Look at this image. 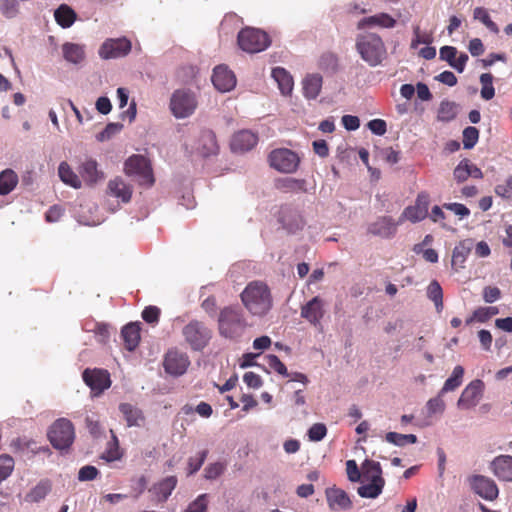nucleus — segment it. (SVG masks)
<instances>
[{
  "label": "nucleus",
  "mask_w": 512,
  "mask_h": 512,
  "mask_svg": "<svg viewBox=\"0 0 512 512\" xmlns=\"http://www.w3.org/2000/svg\"><path fill=\"white\" fill-rule=\"evenodd\" d=\"M241 300L253 316L259 317L266 315L273 305L270 289L261 281L250 282L242 291Z\"/></svg>",
  "instance_id": "obj_1"
},
{
  "label": "nucleus",
  "mask_w": 512,
  "mask_h": 512,
  "mask_svg": "<svg viewBox=\"0 0 512 512\" xmlns=\"http://www.w3.org/2000/svg\"><path fill=\"white\" fill-rule=\"evenodd\" d=\"M247 326V321L240 307L227 306L221 309L218 316V330L222 337L237 340L244 334Z\"/></svg>",
  "instance_id": "obj_2"
},
{
  "label": "nucleus",
  "mask_w": 512,
  "mask_h": 512,
  "mask_svg": "<svg viewBox=\"0 0 512 512\" xmlns=\"http://www.w3.org/2000/svg\"><path fill=\"white\" fill-rule=\"evenodd\" d=\"M356 50L371 67L381 65L387 58V49L382 38L375 33L361 34L356 39Z\"/></svg>",
  "instance_id": "obj_3"
},
{
  "label": "nucleus",
  "mask_w": 512,
  "mask_h": 512,
  "mask_svg": "<svg viewBox=\"0 0 512 512\" xmlns=\"http://www.w3.org/2000/svg\"><path fill=\"white\" fill-rule=\"evenodd\" d=\"M125 173L129 176H136L140 185L151 187L155 183L153 170L150 161L143 155L134 154L124 164Z\"/></svg>",
  "instance_id": "obj_4"
},
{
  "label": "nucleus",
  "mask_w": 512,
  "mask_h": 512,
  "mask_svg": "<svg viewBox=\"0 0 512 512\" xmlns=\"http://www.w3.org/2000/svg\"><path fill=\"white\" fill-rule=\"evenodd\" d=\"M48 437L51 445L57 450H67L75 439L72 422L66 418L57 419L50 427Z\"/></svg>",
  "instance_id": "obj_5"
},
{
  "label": "nucleus",
  "mask_w": 512,
  "mask_h": 512,
  "mask_svg": "<svg viewBox=\"0 0 512 512\" xmlns=\"http://www.w3.org/2000/svg\"><path fill=\"white\" fill-rule=\"evenodd\" d=\"M239 47L248 53H258L269 47L271 40L269 35L256 28L246 27L238 33Z\"/></svg>",
  "instance_id": "obj_6"
},
{
  "label": "nucleus",
  "mask_w": 512,
  "mask_h": 512,
  "mask_svg": "<svg viewBox=\"0 0 512 512\" xmlns=\"http://www.w3.org/2000/svg\"><path fill=\"white\" fill-rule=\"evenodd\" d=\"M197 104V99L193 92L186 89H178L171 96L170 110L178 119L187 118L194 113Z\"/></svg>",
  "instance_id": "obj_7"
},
{
  "label": "nucleus",
  "mask_w": 512,
  "mask_h": 512,
  "mask_svg": "<svg viewBox=\"0 0 512 512\" xmlns=\"http://www.w3.org/2000/svg\"><path fill=\"white\" fill-rule=\"evenodd\" d=\"M182 333L186 342L195 351L205 348L211 339L210 329L198 320L190 321L184 326Z\"/></svg>",
  "instance_id": "obj_8"
},
{
  "label": "nucleus",
  "mask_w": 512,
  "mask_h": 512,
  "mask_svg": "<svg viewBox=\"0 0 512 512\" xmlns=\"http://www.w3.org/2000/svg\"><path fill=\"white\" fill-rule=\"evenodd\" d=\"M269 164L282 173H293L298 169L300 158L297 153L287 148H279L270 152Z\"/></svg>",
  "instance_id": "obj_9"
},
{
  "label": "nucleus",
  "mask_w": 512,
  "mask_h": 512,
  "mask_svg": "<svg viewBox=\"0 0 512 512\" xmlns=\"http://www.w3.org/2000/svg\"><path fill=\"white\" fill-rule=\"evenodd\" d=\"M485 384L480 379L471 381L462 391L457 406L460 409H470L478 405L483 397Z\"/></svg>",
  "instance_id": "obj_10"
},
{
  "label": "nucleus",
  "mask_w": 512,
  "mask_h": 512,
  "mask_svg": "<svg viewBox=\"0 0 512 512\" xmlns=\"http://www.w3.org/2000/svg\"><path fill=\"white\" fill-rule=\"evenodd\" d=\"M83 381L94 395H100L111 385L110 375L103 369H85L82 374Z\"/></svg>",
  "instance_id": "obj_11"
},
{
  "label": "nucleus",
  "mask_w": 512,
  "mask_h": 512,
  "mask_svg": "<svg viewBox=\"0 0 512 512\" xmlns=\"http://www.w3.org/2000/svg\"><path fill=\"white\" fill-rule=\"evenodd\" d=\"M163 365L166 373L178 377L187 371L190 360L186 353L170 350L165 355Z\"/></svg>",
  "instance_id": "obj_12"
},
{
  "label": "nucleus",
  "mask_w": 512,
  "mask_h": 512,
  "mask_svg": "<svg viewBox=\"0 0 512 512\" xmlns=\"http://www.w3.org/2000/svg\"><path fill=\"white\" fill-rule=\"evenodd\" d=\"M131 42L126 38L107 39L100 47L99 55L103 59L124 57L131 51Z\"/></svg>",
  "instance_id": "obj_13"
},
{
  "label": "nucleus",
  "mask_w": 512,
  "mask_h": 512,
  "mask_svg": "<svg viewBox=\"0 0 512 512\" xmlns=\"http://www.w3.org/2000/svg\"><path fill=\"white\" fill-rule=\"evenodd\" d=\"M472 490L486 500H494L498 497L499 490L496 483L485 476L474 475L469 479Z\"/></svg>",
  "instance_id": "obj_14"
},
{
  "label": "nucleus",
  "mask_w": 512,
  "mask_h": 512,
  "mask_svg": "<svg viewBox=\"0 0 512 512\" xmlns=\"http://www.w3.org/2000/svg\"><path fill=\"white\" fill-rule=\"evenodd\" d=\"M430 196L427 192H420L416 198L415 204L404 210V216L411 222H420L428 215Z\"/></svg>",
  "instance_id": "obj_15"
},
{
  "label": "nucleus",
  "mask_w": 512,
  "mask_h": 512,
  "mask_svg": "<svg viewBox=\"0 0 512 512\" xmlns=\"http://www.w3.org/2000/svg\"><path fill=\"white\" fill-rule=\"evenodd\" d=\"M324 314V301L319 296L313 297L301 307V317L314 326L320 324Z\"/></svg>",
  "instance_id": "obj_16"
},
{
  "label": "nucleus",
  "mask_w": 512,
  "mask_h": 512,
  "mask_svg": "<svg viewBox=\"0 0 512 512\" xmlns=\"http://www.w3.org/2000/svg\"><path fill=\"white\" fill-rule=\"evenodd\" d=\"M212 82L217 90L227 92L235 87L236 77L226 66L219 65L213 70Z\"/></svg>",
  "instance_id": "obj_17"
},
{
  "label": "nucleus",
  "mask_w": 512,
  "mask_h": 512,
  "mask_svg": "<svg viewBox=\"0 0 512 512\" xmlns=\"http://www.w3.org/2000/svg\"><path fill=\"white\" fill-rule=\"evenodd\" d=\"M79 177L89 186L95 185L104 179L103 171L98 169L95 159L87 158L78 167Z\"/></svg>",
  "instance_id": "obj_18"
},
{
  "label": "nucleus",
  "mask_w": 512,
  "mask_h": 512,
  "mask_svg": "<svg viewBox=\"0 0 512 512\" xmlns=\"http://www.w3.org/2000/svg\"><path fill=\"white\" fill-rule=\"evenodd\" d=\"M325 495L328 506L332 511H345L352 507V501L348 494L340 488H327Z\"/></svg>",
  "instance_id": "obj_19"
},
{
  "label": "nucleus",
  "mask_w": 512,
  "mask_h": 512,
  "mask_svg": "<svg viewBox=\"0 0 512 512\" xmlns=\"http://www.w3.org/2000/svg\"><path fill=\"white\" fill-rule=\"evenodd\" d=\"M218 149L219 146L215 133L210 129L202 130L198 138L196 150L202 156L208 157L210 155L217 154Z\"/></svg>",
  "instance_id": "obj_20"
},
{
  "label": "nucleus",
  "mask_w": 512,
  "mask_h": 512,
  "mask_svg": "<svg viewBox=\"0 0 512 512\" xmlns=\"http://www.w3.org/2000/svg\"><path fill=\"white\" fill-rule=\"evenodd\" d=\"M176 476H167L155 483L149 492L152 493L157 502H165L177 485Z\"/></svg>",
  "instance_id": "obj_21"
},
{
  "label": "nucleus",
  "mask_w": 512,
  "mask_h": 512,
  "mask_svg": "<svg viewBox=\"0 0 512 512\" xmlns=\"http://www.w3.org/2000/svg\"><path fill=\"white\" fill-rule=\"evenodd\" d=\"M494 475L503 481H512V456L500 455L491 462Z\"/></svg>",
  "instance_id": "obj_22"
},
{
  "label": "nucleus",
  "mask_w": 512,
  "mask_h": 512,
  "mask_svg": "<svg viewBox=\"0 0 512 512\" xmlns=\"http://www.w3.org/2000/svg\"><path fill=\"white\" fill-rule=\"evenodd\" d=\"M258 141V137L249 130L236 133L231 141V148L235 152H245L252 149Z\"/></svg>",
  "instance_id": "obj_23"
},
{
  "label": "nucleus",
  "mask_w": 512,
  "mask_h": 512,
  "mask_svg": "<svg viewBox=\"0 0 512 512\" xmlns=\"http://www.w3.org/2000/svg\"><path fill=\"white\" fill-rule=\"evenodd\" d=\"M119 410L123 414L124 419L129 427H141L145 422L143 412L130 403H121Z\"/></svg>",
  "instance_id": "obj_24"
},
{
  "label": "nucleus",
  "mask_w": 512,
  "mask_h": 512,
  "mask_svg": "<svg viewBox=\"0 0 512 512\" xmlns=\"http://www.w3.org/2000/svg\"><path fill=\"white\" fill-rule=\"evenodd\" d=\"M361 482H385L382 477V468L379 462L366 459L361 466Z\"/></svg>",
  "instance_id": "obj_25"
},
{
  "label": "nucleus",
  "mask_w": 512,
  "mask_h": 512,
  "mask_svg": "<svg viewBox=\"0 0 512 512\" xmlns=\"http://www.w3.org/2000/svg\"><path fill=\"white\" fill-rule=\"evenodd\" d=\"M108 190L112 196L121 199L124 203L131 200L132 187L126 184L121 178L110 180L108 183Z\"/></svg>",
  "instance_id": "obj_26"
},
{
  "label": "nucleus",
  "mask_w": 512,
  "mask_h": 512,
  "mask_svg": "<svg viewBox=\"0 0 512 512\" xmlns=\"http://www.w3.org/2000/svg\"><path fill=\"white\" fill-rule=\"evenodd\" d=\"M10 447L14 453H20L22 455H35L42 451L41 448L36 446V442L34 440L27 437H17L12 439Z\"/></svg>",
  "instance_id": "obj_27"
},
{
  "label": "nucleus",
  "mask_w": 512,
  "mask_h": 512,
  "mask_svg": "<svg viewBox=\"0 0 512 512\" xmlns=\"http://www.w3.org/2000/svg\"><path fill=\"white\" fill-rule=\"evenodd\" d=\"M63 57L67 62L73 64L81 63L85 58V49L83 45L66 42L62 45Z\"/></svg>",
  "instance_id": "obj_28"
},
{
  "label": "nucleus",
  "mask_w": 512,
  "mask_h": 512,
  "mask_svg": "<svg viewBox=\"0 0 512 512\" xmlns=\"http://www.w3.org/2000/svg\"><path fill=\"white\" fill-rule=\"evenodd\" d=\"M121 335L127 350L133 351L140 341V327L137 323H129L122 328Z\"/></svg>",
  "instance_id": "obj_29"
},
{
  "label": "nucleus",
  "mask_w": 512,
  "mask_h": 512,
  "mask_svg": "<svg viewBox=\"0 0 512 512\" xmlns=\"http://www.w3.org/2000/svg\"><path fill=\"white\" fill-rule=\"evenodd\" d=\"M58 175L63 183L69 185L75 189L82 187V180L78 174H76L71 166L63 161L59 164Z\"/></svg>",
  "instance_id": "obj_30"
},
{
  "label": "nucleus",
  "mask_w": 512,
  "mask_h": 512,
  "mask_svg": "<svg viewBox=\"0 0 512 512\" xmlns=\"http://www.w3.org/2000/svg\"><path fill=\"white\" fill-rule=\"evenodd\" d=\"M276 188L284 193L306 192V181L296 178H282L276 182Z\"/></svg>",
  "instance_id": "obj_31"
},
{
  "label": "nucleus",
  "mask_w": 512,
  "mask_h": 512,
  "mask_svg": "<svg viewBox=\"0 0 512 512\" xmlns=\"http://www.w3.org/2000/svg\"><path fill=\"white\" fill-rule=\"evenodd\" d=\"M272 77L278 83V87L282 94L288 95L293 89L292 76L282 67H276L272 70Z\"/></svg>",
  "instance_id": "obj_32"
},
{
  "label": "nucleus",
  "mask_w": 512,
  "mask_h": 512,
  "mask_svg": "<svg viewBox=\"0 0 512 512\" xmlns=\"http://www.w3.org/2000/svg\"><path fill=\"white\" fill-rule=\"evenodd\" d=\"M322 87V77L319 74H310L303 80V92L306 98L315 99Z\"/></svg>",
  "instance_id": "obj_33"
},
{
  "label": "nucleus",
  "mask_w": 512,
  "mask_h": 512,
  "mask_svg": "<svg viewBox=\"0 0 512 512\" xmlns=\"http://www.w3.org/2000/svg\"><path fill=\"white\" fill-rule=\"evenodd\" d=\"M54 17L62 28H69L75 22L77 15L68 5L62 4L55 10Z\"/></svg>",
  "instance_id": "obj_34"
},
{
  "label": "nucleus",
  "mask_w": 512,
  "mask_h": 512,
  "mask_svg": "<svg viewBox=\"0 0 512 512\" xmlns=\"http://www.w3.org/2000/svg\"><path fill=\"white\" fill-rule=\"evenodd\" d=\"M396 25V20L387 13H379L373 16L364 18L359 27L362 26H379L382 28H393Z\"/></svg>",
  "instance_id": "obj_35"
},
{
  "label": "nucleus",
  "mask_w": 512,
  "mask_h": 512,
  "mask_svg": "<svg viewBox=\"0 0 512 512\" xmlns=\"http://www.w3.org/2000/svg\"><path fill=\"white\" fill-rule=\"evenodd\" d=\"M50 490V482L48 480H42L26 494L25 501L28 503H38L48 495Z\"/></svg>",
  "instance_id": "obj_36"
},
{
  "label": "nucleus",
  "mask_w": 512,
  "mask_h": 512,
  "mask_svg": "<svg viewBox=\"0 0 512 512\" xmlns=\"http://www.w3.org/2000/svg\"><path fill=\"white\" fill-rule=\"evenodd\" d=\"M385 482H362L357 488V493L362 498H377L383 491Z\"/></svg>",
  "instance_id": "obj_37"
},
{
  "label": "nucleus",
  "mask_w": 512,
  "mask_h": 512,
  "mask_svg": "<svg viewBox=\"0 0 512 512\" xmlns=\"http://www.w3.org/2000/svg\"><path fill=\"white\" fill-rule=\"evenodd\" d=\"M18 176L11 170L6 169L0 173V195L9 194L17 185Z\"/></svg>",
  "instance_id": "obj_38"
},
{
  "label": "nucleus",
  "mask_w": 512,
  "mask_h": 512,
  "mask_svg": "<svg viewBox=\"0 0 512 512\" xmlns=\"http://www.w3.org/2000/svg\"><path fill=\"white\" fill-rule=\"evenodd\" d=\"M385 440L398 447H403L407 444H415L417 436L414 434H400L397 432H388L385 435Z\"/></svg>",
  "instance_id": "obj_39"
},
{
  "label": "nucleus",
  "mask_w": 512,
  "mask_h": 512,
  "mask_svg": "<svg viewBox=\"0 0 512 512\" xmlns=\"http://www.w3.org/2000/svg\"><path fill=\"white\" fill-rule=\"evenodd\" d=\"M427 297L434 302L438 312L443 309V291L440 284L434 280L427 287Z\"/></svg>",
  "instance_id": "obj_40"
},
{
  "label": "nucleus",
  "mask_w": 512,
  "mask_h": 512,
  "mask_svg": "<svg viewBox=\"0 0 512 512\" xmlns=\"http://www.w3.org/2000/svg\"><path fill=\"white\" fill-rule=\"evenodd\" d=\"M473 17L474 19L479 20L481 23H483L489 31L495 34L499 33V28L497 24L490 18L487 9L483 7H476L473 12Z\"/></svg>",
  "instance_id": "obj_41"
},
{
  "label": "nucleus",
  "mask_w": 512,
  "mask_h": 512,
  "mask_svg": "<svg viewBox=\"0 0 512 512\" xmlns=\"http://www.w3.org/2000/svg\"><path fill=\"white\" fill-rule=\"evenodd\" d=\"M457 115V105L451 101H442L438 110V120L449 122Z\"/></svg>",
  "instance_id": "obj_42"
},
{
  "label": "nucleus",
  "mask_w": 512,
  "mask_h": 512,
  "mask_svg": "<svg viewBox=\"0 0 512 512\" xmlns=\"http://www.w3.org/2000/svg\"><path fill=\"white\" fill-rule=\"evenodd\" d=\"M481 83V97L485 100H490L495 95V89L493 87V75L491 73H483L480 76Z\"/></svg>",
  "instance_id": "obj_43"
},
{
  "label": "nucleus",
  "mask_w": 512,
  "mask_h": 512,
  "mask_svg": "<svg viewBox=\"0 0 512 512\" xmlns=\"http://www.w3.org/2000/svg\"><path fill=\"white\" fill-rule=\"evenodd\" d=\"M442 397H443V394H440V392H438V394L435 397H433L427 401L426 410H427L429 416H433L436 414H442L445 411L446 404H445L444 400L442 399Z\"/></svg>",
  "instance_id": "obj_44"
},
{
  "label": "nucleus",
  "mask_w": 512,
  "mask_h": 512,
  "mask_svg": "<svg viewBox=\"0 0 512 512\" xmlns=\"http://www.w3.org/2000/svg\"><path fill=\"white\" fill-rule=\"evenodd\" d=\"M14 465V459L10 455H0V484L10 477L14 470Z\"/></svg>",
  "instance_id": "obj_45"
},
{
  "label": "nucleus",
  "mask_w": 512,
  "mask_h": 512,
  "mask_svg": "<svg viewBox=\"0 0 512 512\" xmlns=\"http://www.w3.org/2000/svg\"><path fill=\"white\" fill-rule=\"evenodd\" d=\"M413 39L411 42L412 48H417L420 44L430 45L433 42V36L431 32L421 31L419 26L413 28Z\"/></svg>",
  "instance_id": "obj_46"
},
{
  "label": "nucleus",
  "mask_w": 512,
  "mask_h": 512,
  "mask_svg": "<svg viewBox=\"0 0 512 512\" xmlns=\"http://www.w3.org/2000/svg\"><path fill=\"white\" fill-rule=\"evenodd\" d=\"M479 139V130L476 127L468 126L463 130V146L465 149L473 148Z\"/></svg>",
  "instance_id": "obj_47"
},
{
  "label": "nucleus",
  "mask_w": 512,
  "mask_h": 512,
  "mask_svg": "<svg viewBox=\"0 0 512 512\" xmlns=\"http://www.w3.org/2000/svg\"><path fill=\"white\" fill-rule=\"evenodd\" d=\"M19 11L17 0H0V12L6 18H14Z\"/></svg>",
  "instance_id": "obj_48"
},
{
  "label": "nucleus",
  "mask_w": 512,
  "mask_h": 512,
  "mask_svg": "<svg viewBox=\"0 0 512 512\" xmlns=\"http://www.w3.org/2000/svg\"><path fill=\"white\" fill-rule=\"evenodd\" d=\"M208 455L207 450L200 451L197 456L190 457L188 460V475L195 474L203 465Z\"/></svg>",
  "instance_id": "obj_49"
},
{
  "label": "nucleus",
  "mask_w": 512,
  "mask_h": 512,
  "mask_svg": "<svg viewBox=\"0 0 512 512\" xmlns=\"http://www.w3.org/2000/svg\"><path fill=\"white\" fill-rule=\"evenodd\" d=\"M265 359H266L268 366L271 369L275 370L278 374L285 376V377L289 376L286 366L279 359L278 356L269 354V355L265 356Z\"/></svg>",
  "instance_id": "obj_50"
},
{
  "label": "nucleus",
  "mask_w": 512,
  "mask_h": 512,
  "mask_svg": "<svg viewBox=\"0 0 512 512\" xmlns=\"http://www.w3.org/2000/svg\"><path fill=\"white\" fill-rule=\"evenodd\" d=\"M208 495L201 494L194 501H192L184 512H204L207 509Z\"/></svg>",
  "instance_id": "obj_51"
},
{
  "label": "nucleus",
  "mask_w": 512,
  "mask_h": 512,
  "mask_svg": "<svg viewBox=\"0 0 512 512\" xmlns=\"http://www.w3.org/2000/svg\"><path fill=\"white\" fill-rule=\"evenodd\" d=\"M327 434V428L322 423L313 424L308 430V437L311 441H321Z\"/></svg>",
  "instance_id": "obj_52"
},
{
  "label": "nucleus",
  "mask_w": 512,
  "mask_h": 512,
  "mask_svg": "<svg viewBox=\"0 0 512 512\" xmlns=\"http://www.w3.org/2000/svg\"><path fill=\"white\" fill-rule=\"evenodd\" d=\"M469 252L470 247L465 246L464 244L456 246L452 254V263L455 265H462L465 262Z\"/></svg>",
  "instance_id": "obj_53"
},
{
  "label": "nucleus",
  "mask_w": 512,
  "mask_h": 512,
  "mask_svg": "<svg viewBox=\"0 0 512 512\" xmlns=\"http://www.w3.org/2000/svg\"><path fill=\"white\" fill-rule=\"evenodd\" d=\"M346 472L349 481L359 482L362 481V470L360 471L355 460H348L346 462Z\"/></svg>",
  "instance_id": "obj_54"
},
{
  "label": "nucleus",
  "mask_w": 512,
  "mask_h": 512,
  "mask_svg": "<svg viewBox=\"0 0 512 512\" xmlns=\"http://www.w3.org/2000/svg\"><path fill=\"white\" fill-rule=\"evenodd\" d=\"M98 474L99 471L95 466L86 465L80 468L78 472V480L82 482L92 481L98 476Z\"/></svg>",
  "instance_id": "obj_55"
},
{
  "label": "nucleus",
  "mask_w": 512,
  "mask_h": 512,
  "mask_svg": "<svg viewBox=\"0 0 512 512\" xmlns=\"http://www.w3.org/2000/svg\"><path fill=\"white\" fill-rule=\"evenodd\" d=\"M224 469V465L220 462L211 463L205 468L204 477L208 480H214L224 472Z\"/></svg>",
  "instance_id": "obj_56"
},
{
  "label": "nucleus",
  "mask_w": 512,
  "mask_h": 512,
  "mask_svg": "<svg viewBox=\"0 0 512 512\" xmlns=\"http://www.w3.org/2000/svg\"><path fill=\"white\" fill-rule=\"evenodd\" d=\"M160 309L156 306H147L142 311V318L145 322L156 324L159 321Z\"/></svg>",
  "instance_id": "obj_57"
},
{
  "label": "nucleus",
  "mask_w": 512,
  "mask_h": 512,
  "mask_svg": "<svg viewBox=\"0 0 512 512\" xmlns=\"http://www.w3.org/2000/svg\"><path fill=\"white\" fill-rule=\"evenodd\" d=\"M495 193L502 198L512 199V176L508 177L505 183L498 184Z\"/></svg>",
  "instance_id": "obj_58"
},
{
  "label": "nucleus",
  "mask_w": 512,
  "mask_h": 512,
  "mask_svg": "<svg viewBox=\"0 0 512 512\" xmlns=\"http://www.w3.org/2000/svg\"><path fill=\"white\" fill-rule=\"evenodd\" d=\"M454 177L458 182H463L470 177L468 160H462L454 169Z\"/></svg>",
  "instance_id": "obj_59"
},
{
  "label": "nucleus",
  "mask_w": 512,
  "mask_h": 512,
  "mask_svg": "<svg viewBox=\"0 0 512 512\" xmlns=\"http://www.w3.org/2000/svg\"><path fill=\"white\" fill-rule=\"evenodd\" d=\"M369 233L382 238H390L396 233V226H371Z\"/></svg>",
  "instance_id": "obj_60"
},
{
  "label": "nucleus",
  "mask_w": 512,
  "mask_h": 512,
  "mask_svg": "<svg viewBox=\"0 0 512 512\" xmlns=\"http://www.w3.org/2000/svg\"><path fill=\"white\" fill-rule=\"evenodd\" d=\"M497 313H498L497 307H492V306L491 307H482V308L475 310L474 317L479 322H485L486 320H488L493 315H496Z\"/></svg>",
  "instance_id": "obj_61"
},
{
  "label": "nucleus",
  "mask_w": 512,
  "mask_h": 512,
  "mask_svg": "<svg viewBox=\"0 0 512 512\" xmlns=\"http://www.w3.org/2000/svg\"><path fill=\"white\" fill-rule=\"evenodd\" d=\"M501 297V291L498 287L487 286L483 289V299L486 303H494Z\"/></svg>",
  "instance_id": "obj_62"
},
{
  "label": "nucleus",
  "mask_w": 512,
  "mask_h": 512,
  "mask_svg": "<svg viewBox=\"0 0 512 512\" xmlns=\"http://www.w3.org/2000/svg\"><path fill=\"white\" fill-rule=\"evenodd\" d=\"M92 331L95 333L99 342L104 343L109 338V325L105 323H96Z\"/></svg>",
  "instance_id": "obj_63"
},
{
  "label": "nucleus",
  "mask_w": 512,
  "mask_h": 512,
  "mask_svg": "<svg viewBox=\"0 0 512 512\" xmlns=\"http://www.w3.org/2000/svg\"><path fill=\"white\" fill-rule=\"evenodd\" d=\"M243 381L250 388H260L262 386L261 377L254 372H246L243 376Z\"/></svg>",
  "instance_id": "obj_64"
}]
</instances>
